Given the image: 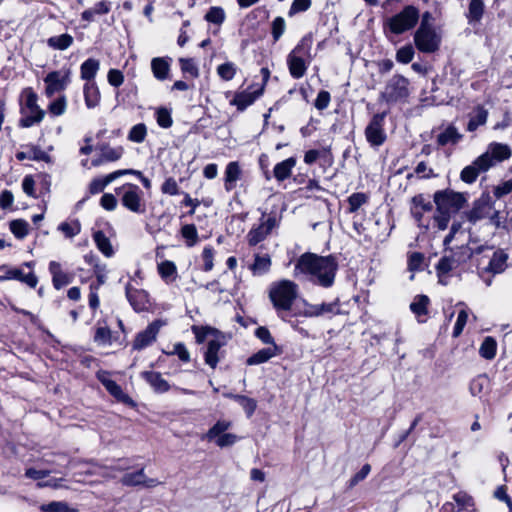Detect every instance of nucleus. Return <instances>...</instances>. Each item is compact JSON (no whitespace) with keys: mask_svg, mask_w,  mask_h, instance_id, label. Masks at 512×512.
Returning <instances> with one entry per match:
<instances>
[{"mask_svg":"<svg viewBox=\"0 0 512 512\" xmlns=\"http://www.w3.org/2000/svg\"><path fill=\"white\" fill-rule=\"evenodd\" d=\"M338 262L332 255L318 256L313 253L302 254L294 269V276H303L309 282L329 288L334 284Z\"/></svg>","mask_w":512,"mask_h":512,"instance_id":"f257e3e1","label":"nucleus"},{"mask_svg":"<svg viewBox=\"0 0 512 512\" xmlns=\"http://www.w3.org/2000/svg\"><path fill=\"white\" fill-rule=\"evenodd\" d=\"M419 18V9L413 5H407L383 22L384 33L386 35H401L412 30L417 25Z\"/></svg>","mask_w":512,"mask_h":512,"instance_id":"f03ea898","label":"nucleus"},{"mask_svg":"<svg viewBox=\"0 0 512 512\" xmlns=\"http://www.w3.org/2000/svg\"><path fill=\"white\" fill-rule=\"evenodd\" d=\"M298 296V285L290 280H280L270 286L269 298L277 311H289Z\"/></svg>","mask_w":512,"mask_h":512,"instance_id":"7ed1b4c3","label":"nucleus"},{"mask_svg":"<svg viewBox=\"0 0 512 512\" xmlns=\"http://www.w3.org/2000/svg\"><path fill=\"white\" fill-rule=\"evenodd\" d=\"M311 46L307 39L303 38L287 56V65L290 75L294 79L302 78L311 61Z\"/></svg>","mask_w":512,"mask_h":512,"instance_id":"20e7f679","label":"nucleus"},{"mask_svg":"<svg viewBox=\"0 0 512 512\" xmlns=\"http://www.w3.org/2000/svg\"><path fill=\"white\" fill-rule=\"evenodd\" d=\"M24 102L21 106V114L23 115L20 120L21 127H31L34 124L40 123L44 118V111L38 106V96L32 88L28 87L22 91Z\"/></svg>","mask_w":512,"mask_h":512,"instance_id":"39448f33","label":"nucleus"},{"mask_svg":"<svg viewBox=\"0 0 512 512\" xmlns=\"http://www.w3.org/2000/svg\"><path fill=\"white\" fill-rule=\"evenodd\" d=\"M410 94L409 81L402 75H393L380 94V99L387 104L406 102Z\"/></svg>","mask_w":512,"mask_h":512,"instance_id":"423d86ee","label":"nucleus"},{"mask_svg":"<svg viewBox=\"0 0 512 512\" xmlns=\"http://www.w3.org/2000/svg\"><path fill=\"white\" fill-rule=\"evenodd\" d=\"M121 204L130 212L143 214L146 211L144 192L132 183H126L119 188Z\"/></svg>","mask_w":512,"mask_h":512,"instance_id":"0eeeda50","label":"nucleus"},{"mask_svg":"<svg viewBox=\"0 0 512 512\" xmlns=\"http://www.w3.org/2000/svg\"><path fill=\"white\" fill-rule=\"evenodd\" d=\"M434 206L429 197L418 194L411 199L410 212L419 227L429 229Z\"/></svg>","mask_w":512,"mask_h":512,"instance_id":"6e6552de","label":"nucleus"},{"mask_svg":"<svg viewBox=\"0 0 512 512\" xmlns=\"http://www.w3.org/2000/svg\"><path fill=\"white\" fill-rule=\"evenodd\" d=\"M471 257L470 249L466 246L458 247L456 250H450L449 255H444L436 265V271L439 276L446 275L450 271L465 263Z\"/></svg>","mask_w":512,"mask_h":512,"instance_id":"1a4fd4ad","label":"nucleus"},{"mask_svg":"<svg viewBox=\"0 0 512 512\" xmlns=\"http://www.w3.org/2000/svg\"><path fill=\"white\" fill-rule=\"evenodd\" d=\"M96 75V60L89 58L81 65V78L86 81L84 85V96L87 107L93 108L96 105V87L94 77Z\"/></svg>","mask_w":512,"mask_h":512,"instance_id":"9d476101","label":"nucleus"},{"mask_svg":"<svg viewBox=\"0 0 512 512\" xmlns=\"http://www.w3.org/2000/svg\"><path fill=\"white\" fill-rule=\"evenodd\" d=\"M414 42L419 51L433 53L440 46L441 36L434 28L418 27L414 34Z\"/></svg>","mask_w":512,"mask_h":512,"instance_id":"9b49d317","label":"nucleus"},{"mask_svg":"<svg viewBox=\"0 0 512 512\" xmlns=\"http://www.w3.org/2000/svg\"><path fill=\"white\" fill-rule=\"evenodd\" d=\"M98 381L102 383L108 393L119 403L131 408L137 406L136 402L122 389V387L112 379L108 372H98Z\"/></svg>","mask_w":512,"mask_h":512,"instance_id":"f8f14e48","label":"nucleus"},{"mask_svg":"<svg viewBox=\"0 0 512 512\" xmlns=\"http://www.w3.org/2000/svg\"><path fill=\"white\" fill-rule=\"evenodd\" d=\"M385 117V112L375 114L365 128V137L371 146L378 147L386 141Z\"/></svg>","mask_w":512,"mask_h":512,"instance_id":"ddd939ff","label":"nucleus"},{"mask_svg":"<svg viewBox=\"0 0 512 512\" xmlns=\"http://www.w3.org/2000/svg\"><path fill=\"white\" fill-rule=\"evenodd\" d=\"M465 202L461 193L453 191H437L434 194V203L441 210L449 211L459 210Z\"/></svg>","mask_w":512,"mask_h":512,"instance_id":"4468645a","label":"nucleus"},{"mask_svg":"<svg viewBox=\"0 0 512 512\" xmlns=\"http://www.w3.org/2000/svg\"><path fill=\"white\" fill-rule=\"evenodd\" d=\"M226 345L225 336L220 334H215V337H212L208 340L206 349L204 351V361L205 363L215 369L220 360L221 348Z\"/></svg>","mask_w":512,"mask_h":512,"instance_id":"2eb2a0df","label":"nucleus"},{"mask_svg":"<svg viewBox=\"0 0 512 512\" xmlns=\"http://www.w3.org/2000/svg\"><path fill=\"white\" fill-rule=\"evenodd\" d=\"M264 91V84L255 88L254 85L248 89L237 92L230 104L236 106L239 111H244L248 106L252 105L257 98H259Z\"/></svg>","mask_w":512,"mask_h":512,"instance_id":"dca6fc26","label":"nucleus"},{"mask_svg":"<svg viewBox=\"0 0 512 512\" xmlns=\"http://www.w3.org/2000/svg\"><path fill=\"white\" fill-rule=\"evenodd\" d=\"M511 156V149L508 145L493 142L488 145L485 153L480 157L485 158V162L489 165V169L504 160L509 159Z\"/></svg>","mask_w":512,"mask_h":512,"instance_id":"f3484780","label":"nucleus"},{"mask_svg":"<svg viewBox=\"0 0 512 512\" xmlns=\"http://www.w3.org/2000/svg\"><path fill=\"white\" fill-rule=\"evenodd\" d=\"M125 292L129 303L136 311H145L149 308V295L145 290L127 283Z\"/></svg>","mask_w":512,"mask_h":512,"instance_id":"a211bd4d","label":"nucleus"},{"mask_svg":"<svg viewBox=\"0 0 512 512\" xmlns=\"http://www.w3.org/2000/svg\"><path fill=\"white\" fill-rule=\"evenodd\" d=\"M163 323L160 320L154 321L147 326L144 331L139 332L134 341L133 348L136 350H142L151 345L157 337V334Z\"/></svg>","mask_w":512,"mask_h":512,"instance_id":"6ab92c4d","label":"nucleus"},{"mask_svg":"<svg viewBox=\"0 0 512 512\" xmlns=\"http://www.w3.org/2000/svg\"><path fill=\"white\" fill-rule=\"evenodd\" d=\"M484 157H477L470 165L464 167L460 173L463 182L472 184L476 181L480 173L489 170V165L485 162Z\"/></svg>","mask_w":512,"mask_h":512,"instance_id":"aec40b11","label":"nucleus"},{"mask_svg":"<svg viewBox=\"0 0 512 512\" xmlns=\"http://www.w3.org/2000/svg\"><path fill=\"white\" fill-rule=\"evenodd\" d=\"M121 482L126 486H140L154 488L160 484V481L154 478H147L144 469L129 472L123 475Z\"/></svg>","mask_w":512,"mask_h":512,"instance_id":"412c9836","label":"nucleus"},{"mask_svg":"<svg viewBox=\"0 0 512 512\" xmlns=\"http://www.w3.org/2000/svg\"><path fill=\"white\" fill-rule=\"evenodd\" d=\"M275 226V219L272 217L263 220L257 227L252 228L248 235V243L252 246L263 241Z\"/></svg>","mask_w":512,"mask_h":512,"instance_id":"4be33fe9","label":"nucleus"},{"mask_svg":"<svg viewBox=\"0 0 512 512\" xmlns=\"http://www.w3.org/2000/svg\"><path fill=\"white\" fill-rule=\"evenodd\" d=\"M122 345V332L112 331L108 326L98 327V346L119 348Z\"/></svg>","mask_w":512,"mask_h":512,"instance_id":"5701e85b","label":"nucleus"},{"mask_svg":"<svg viewBox=\"0 0 512 512\" xmlns=\"http://www.w3.org/2000/svg\"><path fill=\"white\" fill-rule=\"evenodd\" d=\"M142 378L151 386L155 393H166L170 390L171 386L165 380L160 372L157 371H144Z\"/></svg>","mask_w":512,"mask_h":512,"instance_id":"b1692460","label":"nucleus"},{"mask_svg":"<svg viewBox=\"0 0 512 512\" xmlns=\"http://www.w3.org/2000/svg\"><path fill=\"white\" fill-rule=\"evenodd\" d=\"M242 170L237 161L229 162L225 168L224 187L226 191L235 188L236 182L241 178Z\"/></svg>","mask_w":512,"mask_h":512,"instance_id":"393cba45","label":"nucleus"},{"mask_svg":"<svg viewBox=\"0 0 512 512\" xmlns=\"http://www.w3.org/2000/svg\"><path fill=\"white\" fill-rule=\"evenodd\" d=\"M86 144L84 146H81L79 150L80 154V165L83 169L90 170L94 166H96V154L93 153V145H92V138H86L85 139Z\"/></svg>","mask_w":512,"mask_h":512,"instance_id":"a878e982","label":"nucleus"},{"mask_svg":"<svg viewBox=\"0 0 512 512\" xmlns=\"http://www.w3.org/2000/svg\"><path fill=\"white\" fill-rule=\"evenodd\" d=\"M27 151H19L16 153V159L19 161H23L25 159L34 160V161H44L49 163L51 161V157L48 153L43 151L40 147L35 145H30L27 147Z\"/></svg>","mask_w":512,"mask_h":512,"instance_id":"bb28decb","label":"nucleus"},{"mask_svg":"<svg viewBox=\"0 0 512 512\" xmlns=\"http://www.w3.org/2000/svg\"><path fill=\"white\" fill-rule=\"evenodd\" d=\"M280 353V350L277 345L269 346L267 348H263L253 355H251L246 363L247 365H258L269 361L271 358L277 356Z\"/></svg>","mask_w":512,"mask_h":512,"instance_id":"cd10ccee","label":"nucleus"},{"mask_svg":"<svg viewBox=\"0 0 512 512\" xmlns=\"http://www.w3.org/2000/svg\"><path fill=\"white\" fill-rule=\"evenodd\" d=\"M488 118V110L484 108L482 105H477L473 112L469 115V122L467 125V130L469 132H474L478 129V127L486 124Z\"/></svg>","mask_w":512,"mask_h":512,"instance_id":"c85d7f7f","label":"nucleus"},{"mask_svg":"<svg viewBox=\"0 0 512 512\" xmlns=\"http://www.w3.org/2000/svg\"><path fill=\"white\" fill-rule=\"evenodd\" d=\"M507 260L508 254L503 250H497L493 253L485 270L493 274L502 273L507 267Z\"/></svg>","mask_w":512,"mask_h":512,"instance_id":"c756f323","label":"nucleus"},{"mask_svg":"<svg viewBox=\"0 0 512 512\" xmlns=\"http://www.w3.org/2000/svg\"><path fill=\"white\" fill-rule=\"evenodd\" d=\"M49 271L52 275L53 286L56 289H60L70 283V277L62 271L61 264L59 262L51 261L49 263Z\"/></svg>","mask_w":512,"mask_h":512,"instance_id":"7c9ffc66","label":"nucleus"},{"mask_svg":"<svg viewBox=\"0 0 512 512\" xmlns=\"http://www.w3.org/2000/svg\"><path fill=\"white\" fill-rule=\"evenodd\" d=\"M296 165V159L293 157L287 158L279 163H277L273 169L274 177L279 181H284L288 179L292 170Z\"/></svg>","mask_w":512,"mask_h":512,"instance_id":"2f4dec72","label":"nucleus"},{"mask_svg":"<svg viewBox=\"0 0 512 512\" xmlns=\"http://www.w3.org/2000/svg\"><path fill=\"white\" fill-rule=\"evenodd\" d=\"M157 269L165 283L170 284L177 279V267L174 262L170 260L162 261L158 264Z\"/></svg>","mask_w":512,"mask_h":512,"instance_id":"473e14b6","label":"nucleus"},{"mask_svg":"<svg viewBox=\"0 0 512 512\" xmlns=\"http://www.w3.org/2000/svg\"><path fill=\"white\" fill-rule=\"evenodd\" d=\"M44 81L46 83V93L48 96H52L56 92L64 89L65 86V79L60 76L59 72L49 73Z\"/></svg>","mask_w":512,"mask_h":512,"instance_id":"72a5a7b5","label":"nucleus"},{"mask_svg":"<svg viewBox=\"0 0 512 512\" xmlns=\"http://www.w3.org/2000/svg\"><path fill=\"white\" fill-rule=\"evenodd\" d=\"M153 75L158 80H165L170 71V63L167 59L156 57L151 61Z\"/></svg>","mask_w":512,"mask_h":512,"instance_id":"f704fd0d","label":"nucleus"},{"mask_svg":"<svg viewBox=\"0 0 512 512\" xmlns=\"http://www.w3.org/2000/svg\"><path fill=\"white\" fill-rule=\"evenodd\" d=\"M461 138L462 135L458 132L457 128L453 125H449L437 136V143L440 146L456 144Z\"/></svg>","mask_w":512,"mask_h":512,"instance_id":"c9c22d12","label":"nucleus"},{"mask_svg":"<svg viewBox=\"0 0 512 512\" xmlns=\"http://www.w3.org/2000/svg\"><path fill=\"white\" fill-rule=\"evenodd\" d=\"M232 423L228 420H218L203 436L207 441H215L222 434H225Z\"/></svg>","mask_w":512,"mask_h":512,"instance_id":"e433bc0d","label":"nucleus"},{"mask_svg":"<svg viewBox=\"0 0 512 512\" xmlns=\"http://www.w3.org/2000/svg\"><path fill=\"white\" fill-rule=\"evenodd\" d=\"M73 44L70 34H61L47 39V45L54 50H66Z\"/></svg>","mask_w":512,"mask_h":512,"instance_id":"4c0bfd02","label":"nucleus"},{"mask_svg":"<svg viewBox=\"0 0 512 512\" xmlns=\"http://www.w3.org/2000/svg\"><path fill=\"white\" fill-rule=\"evenodd\" d=\"M450 221V212L438 209L436 207V210L434 211L432 217H431V227L430 228H437L438 230H445L448 227Z\"/></svg>","mask_w":512,"mask_h":512,"instance_id":"58836bf2","label":"nucleus"},{"mask_svg":"<svg viewBox=\"0 0 512 512\" xmlns=\"http://www.w3.org/2000/svg\"><path fill=\"white\" fill-rule=\"evenodd\" d=\"M496 351V340L491 336L485 337L479 348L480 356L483 357L484 359L492 360L496 356Z\"/></svg>","mask_w":512,"mask_h":512,"instance_id":"ea45409f","label":"nucleus"},{"mask_svg":"<svg viewBox=\"0 0 512 512\" xmlns=\"http://www.w3.org/2000/svg\"><path fill=\"white\" fill-rule=\"evenodd\" d=\"M271 259L269 255H256L251 270L254 275H263L270 270Z\"/></svg>","mask_w":512,"mask_h":512,"instance_id":"a19ab883","label":"nucleus"},{"mask_svg":"<svg viewBox=\"0 0 512 512\" xmlns=\"http://www.w3.org/2000/svg\"><path fill=\"white\" fill-rule=\"evenodd\" d=\"M147 136V127L144 123H138L131 127L128 132L127 139L133 143L144 142Z\"/></svg>","mask_w":512,"mask_h":512,"instance_id":"79ce46f5","label":"nucleus"},{"mask_svg":"<svg viewBox=\"0 0 512 512\" xmlns=\"http://www.w3.org/2000/svg\"><path fill=\"white\" fill-rule=\"evenodd\" d=\"M192 331L195 335L196 342L201 344L205 341L208 342V340L212 337H215V334H220L218 330L211 328V327H199V326H193Z\"/></svg>","mask_w":512,"mask_h":512,"instance_id":"37998d69","label":"nucleus"},{"mask_svg":"<svg viewBox=\"0 0 512 512\" xmlns=\"http://www.w3.org/2000/svg\"><path fill=\"white\" fill-rule=\"evenodd\" d=\"M484 13V3L482 0H471L468 9L469 22H479Z\"/></svg>","mask_w":512,"mask_h":512,"instance_id":"c03bdc74","label":"nucleus"},{"mask_svg":"<svg viewBox=\"0 0 512 512\" xmlns=\"http://www.w3.org/2000/svg\"><path fill=\"white\" fill-rule=\"evenodd\" d=\"M9 278L16 279L23 283H26L31 288H35L38 283V279L34 273L29 272V273L25 274L19 269L10 271Z\"/></svg>","mask_w":512,"mask_h":512,"instance_id":"a18cd8bd","label":"nucleus"},{"mask_svg":"<svg viewBox=\"0 0 512 512\" xmlns=\"http://www.w3.org/2000/svg\"><path fill=\"white\" fill-rule=\"evenodd\" d=\"M428 304L429 298L426 295H419L410 304V309L417 317H421L427 314Z\"/></svg>","mask_w":512,"mask_h":512,"instance_id":"49530a36","label":"nucleus"},{"mask_svg":"<svg viewBox=\"0 0 512 512\" xmlns=\"http://www.w3.org/2000/svg\"><path fill=\"white\" fill-rule=\"evenodd\" d=\"M123 155L122 147L102 146L100 149V161H116Z\"/></svg>","mask_w":512,"mask_h":512,"instance_id":"de8ad7c7","label":"nucleus"},{"mask_svg":"<svg viewBox=\"0 0 512 512\" xmlns=\"http://www.w3.org/2000/svg\"><path fill=\"white\" fill-rule=\"evenodd\" d=\"M157 124L164 129L170 128L173 125L171 110L166 107H159L155 112Z\"/></svg>","mask_w":512,"mask_h":512,"instance_id":"09e8293b","label":"nucleus"},{"mask_svg":"<svg viewBox=\"0 0 512 512\" xmlns=\"http://www.w3.org/2000/svg\"><path fill=\"white\" fill-rule=\"evenodd\" d=\"M10 230L18 239H23L28 235L29 224L23 219H16L10 222Z\"/></svg>","mask_w":512,"mask_h":512,"instance_id":"8fccbe9b","label":"nucleus"},{"mask_svg":"<svg viewBox=\"0 0 512 512\" xmlns=\"http://www.w3.org/2000/svg\"><path fill=\"white\" fill-rule=\"evenodd\" d=\"M42 512H77L64 501H52L40 507Z\"/></svg>","mask_w":512,"mask_h":512,"instance_id":"3c124183","label":"nucleus"},{"mask_svg":"<svg viewBox=\"0 0 512 512\" xmlns=\"http://www.w3.org/2000/svg\"><path fill=\"white\" fill-rule=\"evenodd\" d=\"M236 73L237 67L232 62H226L217 67V74L224 81L232 80Z\"/></svg>","mask_w":512,"mask_h":512,"instance_id":"603ef678","label":"nucleus"},{"mask_svg":"<svg viewBox=\"0 0 512 512\" xmlns=\"http://www.w3.org/2000/svg\"><path fill=\"white\" fill-rule=\"evenodd\" d=\"M204 18L209 23L221 25L226 18V14L223 8L214 6L208 10Z\"/></svg>","mask_w":512,"mask_h":512,"instance_id":"864d4df0","label":"nucleus"},{"mask_svg":"<svg viewBox=\"0 0 512 512\" xmlns=\"http://www.w3.org/2000/svg\"><path fill=\"white\" fill-rule=\"evenodd\" d=\"M368 196L365 193L357 192L348 197V211L350 213L356 212L363 204L367 203Z\"/></svg>","mask_w":512,"mask_h":512,"instance_id":"5fc2aeb1","label":"nucleus"},{"mask_svg":"<svg viewBox=\"0 0 512 512\" xmlns=\"http://www.w3.org/2000/svg\"><path fill=\"white\" fill-rule=\"evenodd\" d=\"M141 171L139 170H134V169H123V170H117V171H114L110 174H108L107 176H105L102 180V186H106L108 185L109 183H111L112 181H114L116 178L122 176V175H126V174H130V175H134L136 176L137 178H139V176H141Z\"/></svg>","mask_w":512,"mask_h":512,"instance_id":"6e6d98bb","label":"nucleus"},{"mask_svg":"<svg viewBox=\"0 0 512 512\" xmlns=\"http://www.w3.org/2000/svg\"><path fill=\"white\" fill-rule=\"evenodd\" d=\"M286 23L283 17H276L271 24V33L274 41H278L284 34Z\"/></svg>","mask_w":512,"mask_h":512,"instance_id":"4d7b16f0","label":"nucleus"},{"mask_svg":"<svg viewBox=\"0 0 512 512\" xmlns=\"http://www.w3.org/2000/svg\"><path fill=\"white\" fill-rule=\"evenodd\" d=\"M179 63L183 73H188L194 78H197L199 76V69L193 59L180 58Z\"/></svg>","mask_w":512,"mask_h":512,"instance_id":"13d9d810","label":"nucleus"},{"mask_svg":"<svg viewBox=\"0 0 512 512\" xmlns=\"http://www.w3.org/2000/svg\"><path fill=\"white\" fill-rule=\"evenodd\" d=\"M488 210H490V207L486 204H475V206L468 214L469 221L475 223L476 221L482 219Z\"/></svg>","mask_w":512,"mask_h":512,"instance_id":"bf43d9fd","label":"nucleus"},{"mask_svg":"<svg viewBox=\"0 0 512 512\" xmlns=\"http://www.w3.org/2000/svg\"><path fill=\"white\" fill-rule=\"evenodd\" d=\"M98 250L101 251L106 257H112L114 255V249L109 239L105 235L98 231Z\"/></svg>","mask_w":512,"mask_h":512,"instance_id":"052dcab7","label":"nucleus"},{"mask_svg":"<svg viewBox=\"0 0 512 512\" xmlns=\"http://www.w3.org/2000/svg\"><path fill=\"white\" fill-rule=\"evenodd\" d=\"M414 49L411 45L401 47L396 53V60L403 64H408L413 60Z\"/></svg>","mask_w":512,"mask_h":512,"instance_id":"680f3d73","label":"nucleus"},{"mask_svg":"<svg viewBox=\"0 0 512 512\" xmlns=\"http://www.w3.org/2000/svg\"><path fill=\"white\" fill-rule=\"evenodd\" d=\"M236 402L244 409L248 417H251L256 410L257 403L253 398L247 396L236 397Z\"/></svg>","mask_w":512,"mask_h":512,"instance_id":"e2e57ef3","label":"nucleus"},{"mask_svg":"<svg viewBox=\"0 0 512 512\" xmlns=\"http://www.w3.org/2000/svg\"><path fill=\"white\" fill-rule=\"evenodd\" d=\"M424 255L420 252H413L409 256L408 267L410 271H420L423 269Z\"/></svg>","mask_w":512,"mask_h":512,"instance_id":"0e129e2a","label":"nucleus"},{"mask_svg":"<svg viewBox=\"0 0 512 512\" xmlns=\"http://www.w3.org/2000/svg\"><path fill=\"white\" fill-rule=\"evenodd\" d=\"M214 254H215V251H214L213 247H211V246L204 247L203 252H202V259L204 262V265H203L204 271H210L213 269Z\"/></svg>","mask_w":512,"mask_h":512,"instance_id":"69168bd1","label":"nucleus"},{"mask_svg":"<svg viewBox=\"0 0 512 512\" xmlns=\"http://www.w3.org/2000/svg\"><path fill=\"white\" fill-rule=\"evenodd\" d=\"M58 229L64 233L66 237L72 238L80 232L79 222H63L59 225Z\"/></svg>","mask_w":512,"mask_h":512,"instance_id":"338daca9","label":"nucleus"},{"mask_svg":"<svg viewBox=\"0 0 512 512\" xmlns=\"http://www.w3.org/2000/svg\"><path fill=\"white\" fill-rule=\"evenodd\" d=\"M511 192H512V180L503 181V182L499 183L498 185L494 186V188H493V195L497 199H500L503 196H505Z\"/></svg>","mask_w":512,"mask_h":512,"instance_id":"774afa93","label":"nucleus"}]
</instances>
